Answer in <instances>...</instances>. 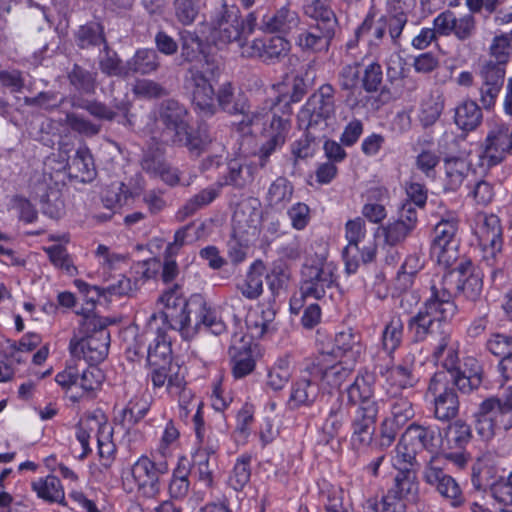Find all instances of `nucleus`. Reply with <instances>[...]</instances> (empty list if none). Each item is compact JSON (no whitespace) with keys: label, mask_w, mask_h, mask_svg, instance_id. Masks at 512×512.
<instances>
[{"label":"nucleus","mask_w":512,"mask_h":512,"mask_svg":"<svg viewBox=\"0 0 512 512\" xmlns=\"http://www.w3.org/2000/svg\"><path fill=\"white\" fill-rule=\"evenodd\" d=\"M422 293L423 309L408 321V329L416 342L436 335L444 328L442 323L451 321L458 312L452 293H448L440 283L427 286L422 282Z\"/></svg>","instance_id":"nucleus-1"},{"label":"nucleus","mask_w":512,"mask_h":512,"mask_svg":"<svg viewBox=\"0 0 512 512\" xmlns=\"http://www.w3.org/2000/svg\"><path fill=\"white\" fill-rule=\"evenodd\" d=\"M159 301L164 305V319L172 329L180 331L188 337L202 329L207 303L200 294L184 299L175 290L163 293Z\"/></svg>","instance_id":"nucleus-2"},{"label":"nucleus","mask_w":512,"mask_h":512,"mask_svg":"<svg viewBox=\"0 0 512 512\" xmlns=\"http://www.w3.org/2000/svg\"><path fill=\"white\" fill-rule=\"evenodd\" d=\"M335 93L336 90L331 84L321 85L298 112L299 128L323 135L334 132L338 127Z\"/></svg>","instance_id":"nucleus-3"},{"label":"nucleus","mask_w":512,"mask_h":512,"mask_svg":"<svg viewBox=\"0 0 512 512\" xmlns=\"http://www.w3.org/2000/svg\"><path fill=\"white\" fill-rule=\"evenodd\" d=\"M107 320L98 316H87L81 323L79 338L74 336L69 343V351L76 359L89 364H98L108 355L110 332Z\"/></svg>","instance_id":"nucleus-4"},{"label":"nucleus","mask_w":512,"mask_h":512,"mask_svg":"<svg viewBox=\"0 0 512 512\" xmlns=\"http://www.w3.org/2000/svg\"><path fill=\"white\" fill-rule=\"evenodd\" d=\"M338 267L334 262L303 265L299 295L290 300L291 311L298 314L306 299L321 300L333 289L339 288Z\"/></svg>","instance_id":"nucleus-5"},{"label":"nucleus","mask_w":512,"mask_h":512,"mask_svg":"<svg viewBox=\"0 0 512 512\" xmlns=\"http://www.w3.org/2000/svg\"><path fill=\"white\" fill-rule=\"evenodd\" d=\"M217 70L218 67L213 61L202 56L190 65L184 76V88L191 94L193 105L206 116L216 112L212 79Z\"/></svg>","instance_id":"nucleus-6"},{"label":"nucleus","mask_w":512,"mask_h":512,"mask_svg":"<svg viewBox=\"0 0 512 512\" xmlns=\"http://www.w3.org/2000/svg\"><path fill=\"white\" fill-rule=\"evenodd\" d=\"M187 108L174 99L160 103L157 110L156 127L158 136H154L162 144L170 145L185 139L186 129L189 128Z\"/></svg>","instance_id":"nucleus-7"},{"label":"nucleus","mask_w":512,"mask_h":512,"mask_svg":"<svg viewBox=\"0 0 512 512\" xmlns=\"http://www.w3.org/2000/svg\"><path fill=\"white\" fill-rule=\"evenodd\" d=\"M210 24V37L215 45L224 46L236 42L241 48V45L246 44L242 41L244 26L237 6L221 0L220 6L213 12Z\"/></svg>","instance_id":"nucleus-8"},{"label":"nucleus","mask_w":512,"mask_h":512,"mask_svg":"<svg viewBox=\"0 0 512 512\" xmlns=\"http://www.w3.org/2000/svg\"><path fill=\"white\" fill-rule=\"evenodd\" d=\"M458 228L459 219L453 211L441 215L434 227L432 253L436 255L438 263L446 268L452 267L458 260Z\"/></svg>","instance_id":"nucleus-9"},{"label":"nucleus","mask_w":512,"mask_h":512,"mask_svg":"<svg viewBox=\"0 0 512 512\" xmlns=\"http://www.w3.org/2000/svg\"><path fill=\"white\" fill-rule=\"evenodd\" d=\"M511 126L503 120L489 123L486 138L481 144L480 163L484 168H491L502 163L509 155Z\"/></svg>","instance_id":"nucleus-10"},{"label":"nucleus","mask_w":512,"mask_h":512,"mask_svg":"<svg viewBox=\"0 0 512 512\" xmlns=\"http://www.w3.org/2000/svg\"><path fill=\"white\" fill-rule=\"evenodd\" d=\"M422 480L434 488L452 507L464 504L463 492L456 480L445 472L443 462L438 457H432L423 467Z\"/></svg>","instance_id":"nucleus-11"},{"label":"nucleus","mask_w":512,"mask_h":512,"mask_svg":"<svg viewBox=\"0 0 512 512\" xmlns=\"http://www.w3.org/2000/svg\"><path fill=\"white\" fill-rule=\"evenodd\" d=\"M446 372H436L430 379L427 396L432 397L434 416L440 421H449L459 411L457 394L449 380Z\"/></svg>","instance_id":"nucleus-12"},{"label":"nucleus","mask_w":512,"mask_h":512,"mask_svg":"<svg viewBox=\"0 0 512 512\" xmlns=\"http://www.w3.org/2000/svg\"><path fill=\"white\" fill-rule=\"evenodd\" d=\"M354 365L345 362H334L329 353L321 352L309 359V370L320 382L331 388H339L352 374Z\"/></svg>","instance_id":"nucleus-13"},{"label":"nucleus","mask_w":512,"mask_h":512,"mask_svg":"<svg viewBox=\"0 0 512 512\" xmlns=\"http://www.w3.org/2000/svg\"><path fill=\"white\" fill-rule=\"evenodd\" d=\"M167 472L168 465L165 461L155 463L144 455L131 467V475L137 486V490L146 498H153L159 494V477Z\"/></svg>","instance_id":"nucleus-14"},{"label":"nucleus","mask_w":512,"mask_h":512,"mask_svg":"<svg viewBox=\"0 0 512 512\" xmlns=\"http://www.w3.org/2000/svg\"><path fill=\"white\" fill-rule=\"evenodd\" d=\"M478 75L481 80L479 101L484 109H491L495 106L503 88L506 67L499 63H493L492 59L484 60L479 65Z\"/></svg>","instance_id":"nucleus-15"},{"label":"nucleus","mask_w":512,"mask_h":512,"mask_svg":"<svg viewBox=\"0 0 512 512\" xmlns=\"http://www.w3.org/2000/svg\"><path fill=\"white\" fill-rule=\"evenodd\" d=\"M290 51V43L283 37L257 38L241 45V55L247 58H259L267 64H274L285 58Z\"/></svg>","instance_id":"nucleus-16"},{"label":"nucleus","mask_w":512,"mask_h":512,"mask_svg":"<svg viewBox=\"0 0 512 512\" xmlns=\"http://www.w3.org/2000/svg\"><path fill=\"white\" fill-rule=\"evenodd\" d=\"M336 29L325 25L311 24L297 34L295 45L304 53H326L330 49Z\"/></svg>","instance_id":"nucleus-17"},{"label":"nucleus","mask_w":512,"mask_h":512,"mask_svg":"<svg viewBox=\"0 0 512 512\" xmlns=\"http://www.w3.org/2000/svg\"><path fill=\"white\" fill-rule=\"evenodd\" d=\"M415 360V355L408 353L397 365H379L378 372L391 386L400 390L414 388L419 382V378L415 373Z\"/></svg>","instance_id":"nucleus-18"},{"label":"nucleus","mask_w":512,"mask_h":512,"mask_svg":"<svg viewBox=\"0 0 512 512\" xmlns=\"http://www.w3.org/2000/svg\"><path fill=\"white\" fill-rule=\"evenodd\" d=\"M319 383V379L315 378L309 370V359H307L300 377L291 386L289 406L293 409L311 406L319 396Z\"/></svg>","instance_id":"nucleus-19"},{"label":"nucleus","mask_w":512,"mask_h":512,"mask_svg":"<svg viewBox=\"0 0 512 512\" xmlns=\"http://www.w3.org/2000/svg\"><path fill=\"white\" fill-rule=\"evenodd\" d=\"M403 435L405 441L411 443L419 452L422 450L437 452L445 449L441 430L437 425H422L414 422L406 428Z\"/></svg>","instance_id":"nucleus-20"},{"label":"nucleus","mask_w":512,"mask_h":512,"mask_svg":"<svg viewBox=\"0 0 512 512\" xmlns=\"http://www.w3.org/2000/svg\"><path fill=\"white\" fill-rule=\"evenodd\" d=\"M231 369L234 378L241 379L255 369L251 338L235 335L229 348Z\"/></svg>","instance_id":"nucleus-21"},{"label":"nucleus","mask_w":512,"mask_h":512,"mask_svg":"<svg viewBox=\"0 0 512 512\" xmlns=\"http://www.w3.org/2000/svg\"><path fill=\"white\" fill-rule=\"evenodd\" d=\"M289 127L288 117L272 115L268 127L262 128V134L267 138V141L259 150V165L261 167H265L270 155L284 144Z\"/></svg>","instance_id":"nucleus-22"},{"label":"nucleus","mask_w":512,"mask_h":512,"mask_svg":"<svg viewBox=\"0 0 512 512\" xmlns=\"http://www.w3.org/2000/svg\"><path fill=\"white\" fill-rule=\"evenodd\" d=\"M300 23V14L291 2L275 8L273 13L263 18V26L267 31L284 35L297 29Z\"/></svg>","instance_id":"nucleus-23"},{"label":"nucleus","mask_w":512,"mask_h":512,"mask_svg":"<svg viewBox=\"0 0 512 512\" xmlns=\"http://www.w3.org/2000/svg\"><path fill=\"white\" fill-rule=\"evenodd\" d=\"M504 431L512 427V390L484 400L479 408Z\"/></svg>","instance_id":"nucleus-24"},{"label":"nucleus","mask_w":512,"mask_h":512,"mask_svg":"<svg viewBox=\"0 0 512 512\" xmlns=\"http://www.w3.org/2000/svg\"><path fill=\"white\" fill-rule=\"evenodd\" d=\"M374 379L370 374L357 376L347 388L348 402L358 404L356 411H365L367 408H374L379 411V402L374 399Z\"/></svg>","instance_id":"nucleus-25"},{"label":"nucleus","mask_w":512,"mask_h":512,"mask_svg":"<svg viewBox=\"0 0 512 512\" xmlns=\"http://www.w3.org/2000/svg\"><path fill=\"white\" fill-rule=\"evenodd\" d=\"M379 411L367 408L365 411H356L352 420L351 444L354 448L367 447L373 439L375 423Z\"/></svg>","instance_id":"nucleus-26"},{"label":"nucleus","mask_w":512,"mask_h":512,"mask_svg":"<svg viewBox=\"0 0 512 512\" xmlns=\"http://www.w3.org/2000/svg\"><path fill=\"white\" fill-rule=\"evenodd\" d=\"M364 351L361 336L353 329L346 328L336 333L334 337L333 353L355 364Z\"/></svg>","instance_id":"nucleus-27"},{"label":"nucleus","mask_w":512,"mask_h":512,"mask_svg":"<svg viewBox=\"0 0 512 512\" xmlns=\"http://www.w3.org/2000/svg\"><path fill=\"white\" fill-rule=\"evenodd\" d=\"M388 492L406 503L419 505V482L410 469H401L394 477L393 485Z\"/></svg>","instance_id":"nucleus-28"},{"label":"nucleus","mask_w":512,"mask_h":512,"mask_svg":"<svg viewBox=\"0 0 512 512\" xmlns=\"http://www.w3.org/2000/svg\"><path fill=\"white\" fill-rule=\"evenodd\" d=\"M242 119L234 122L233 127L242 135H250L254 132H261L263 127H268L271 122V116L277 115V113L266 107L256 108L253 111H249V105L244 113H238Z\"/></svg>","instance_id":"nucleus-29"},{"label":"nucleus","mask_w":512,"mask_h":512,"mask_svg":"<svg viewBox=\"0 0 512 512\" xmlns=\"http://www.w3.org/2000/svg\"><path fill=\"white\" fill-rule=\"evenodd\" d=\"M261 212L250 204H240L233 214V233L240 237L256 235L260 223Z\"/></svg>","instance_id":"nucleus-30"},{"label":"nucleus","mask_w":512,"mask_h":512,"mask_svg":"<svg viewBox=\"0 0 512 512\" xmlns=\"http://www.w3.org/2000/svg\"><path fill=\"white\" fill-rule=\"evenodd\" d=\"M32 490L38 498L48 503L66 506L65 493L61 481L54 475L38 478L31 483Z\"/></svg>","instance_id":"nucleus-31"},{"label":"nucleus","mask_w":512,"mask_h":512,"mask_svg":"<svg viewBox=\"0 0 512 512\" xmlns=\"http://www.w3.org/2000/svg\"><path fill=\"white\" fill-rule=\"evenodd\" d=\"M222 183H215L209 187L202 189L199 193L192 196L177 211L176 218L183 221L195 214L198 210L212 203L220 194Z\"/></svg>","instance_id":"nucleus-32"},{"label":"nucleus","mask_w":512,"mask_h":512,"mask_svg":"<svg viewBox=\"0 0 512 512\" xmlns=\"http://www.w3.org/2000/svg\"><path fill=\"white\" fill-rule=\"evenodd\" d=\"M264 264L258 260L251 264L245 278L237 284V290L248 300H256L263 293Z\"/></svg>","instance_id":"nucleus-33"},{"label":"nucleus","mask_w":512,"mask_h":512,"mask_svg":"<svg viewBox=\"0 0 512 512\" xmlns=\"http://www.w3.org/2000/svg\"><path fill=\"white\" fill-rule=\"evenodd\" d=\"M512 509V496L504 485H492L491 501L482 505L473 502L468 512H510Z\"/></svg>","instance_id":"nucleus-34"},{"label":"nucleus","mask_w":512,"mask_h":512,"mask_svg":"<svg viewBox=\"0 0 512 512\" xmlns=\"http://www.w3.org/2000/svg\"><path fill=\"white\" fill-rule=\"evenodd\" d=\"M303 12L315 21L314 24L338 27V20L330 0H304Z\"/></svg>","instance_id":"nucleus-35"},{"label":"nucleus","mask_w":512,"mask_h":512,"mask_svg":"<svg viewBox=\"0 0 512 512\" xmlns=\"http://www.w3.org/2000/svg\"><path fill=\"white\" fill-rule=\"evenodd\" d=\"M255 167L246 161L240 159L231 160L227 165V172L222 178V187L232 185L237 188H243L254 179Z\"/></svg>","instance_id":"nucleus-36"},{"label":"nucleus","mask_w":512,"mask_h":512,"mask_svg":"<svg viewBox=\"0 0 512 512\" xmlns=\"http://www.w3.org/2000/svg\"><path fill=\"white\" fill-rule=\"evenodd\" d=\"M388 198V192L383 188L369 191L367 201L363 205L362 216L373 224L381 223L387 217V210L383 203Z\"/></svg>","instance_id":"nucleus-37"},{"label":"nucleus","mask_w":512,"mask_h":512,"mask_svg":"<svg viewBox=\"0 0 512 512\" xmlns=\"http://www.w3.org/2000/svg\"><path fill=\"white\" fill-rule=\"evenodd\" d=\"M469 274H476L472 262L470 260H461L452 270L444 275L426 276L422 282L427 286L440 283L448 293H452L454 282L467 277Z\"/></svg>","instance_id":"nucleus-38"},{"label":"nucleus","mask_w":512,"mask_h":512,"mask_svg":"<svg viewBox=\"0 0 512 512\" xmlns=\"http://www.w3.org/2000/svg\"><path fill=\"white\" fill-rule=\"evenodd\" d=\"M293 193V184L285 177H277L266 193L267 204L271 208L283 209L292 200Z\"/></svg>","instance_id":"nucleus-39"},{"label":"nucleus","mask_w":512,"mask_h":512,"mask_svg":"<svg viewBox=\"0 0 512 512\" xmlns=\"http://www.w3.org/2000/svg\"><path fill=\"white\" fill-rule=\"evenodd\" d=\"M69 169L73 176L81 182H90L94 179L96 169L90 150L87 147L83 146L77 149Z\"/></svg>","instance_id":"nucleus-40"},{"label":"nucleus","mask_w":512,"mask_h":512,"mask_svg":"<svg viewBox=\"0 0 512 512\" xmlns=\"http://www.w3.org/2000/svg\"><path fill=\"white\" fill-rule=\"evenodd\" d=\"M159 66V56L154 49H139L127 61L128 75L131 73L150 74L155 72Z\"/></svg>","instance_id":"nucleus-41"},{"label":"nucleus","mask_w":512,"mask_h":512,"mask_svg":"<svg viewBox=\"0 0 512 512\" xmlns=\"http://www.w3.org/2000/svg\"><path fill=\"white\" fill-rule=\"evenodd\" d=\"M482 111L473 100L463 101L455 111V123L465 131L476 129L482 122Z\"/></svg>","instance_id":"nucleus-42"},{"label":"nucleus","mask_w":512,"mask_h":512,"mask_svg":"<svg viewBox=\"0 0 512 512\" xmlns=\"http://www.w3.org/2000/svg\"><path fill=\"white\" fill-rule=\"evenodd\" d=\"M480 225L478 227V238L480 245L486 247L499 246V242H502V227L500 219L494 214L480 216Z\"/></svg>","instance_id":"nucleus-43"},{"label":"nucleus","mask_w":512,"mask_h":512,"mask_svg":"<svg viewBox=\"0 0 512 512\" xmlns=\"http://www.w3.org/2000/svg\"><path fill=\"white\" fill-rule=\"evenodd\" d=\"M218 106L226 113L237 115L247 109V101L244 97L234 95V88L230 82L223 83L215 94Z\"/></svg>","instance_id":"nucleus-44"},{"label":"nucleus","mask_w":512,"mask_h":512,"mask_svg":"<svg viewBox=\"0 0 512 512\" xmlns=\"http://www.w3.org/2000/svg\"><path fill=\"white\" fill-rule=\"evenodd\" d=\"M75 37L76 43L81 49L107 44L104 27L97 22H89L80 26Z\"/></svg>","instance_id":"nucleus-45"},{"label":"nucleus","mask_w":512,"mask_h":512,"mask_svg":"<svg viewBox=\"0 0 512 512\" xmlns=\"http://www.w3.org/2000/svg\"><path fill=\"white\" fill-rule=\"evenodd\" d=\"M471 428L462 420L449 424L446 430L444 447L447 449H463L471 439Z\"/></svg>","instance_id":"nucleus-46"},{"label":"nucleus","mask_w":512,"mask_h":512,"mask_svg":"<svg viewBox=\"0 0 512 512\" xmlns=\"http://www.w3.org/2000/svg\"><path fill=\"white\" fill-rule=\"evenodd\" d=\"M70 84L79 92L93 94L97 86V73L74 64L68 72Z\"/></svg>","instance_id":"nucleus-47"},{"label":"nucleus","mask_w":512,"mask_h":512,"mask_svg":"<svg viewBox=\"0 0 512 512\" xmlns=\"http://www.w3.org/2000/svg\"><path fill=\"white\" fill-rule=\"evenodd\" d=\"M453 288L455 289V292H452L453 299L457 296H463L465 299L474 302L479 299L482 293V276L479 273L469 274L467 277L455 281Z\"/></svg>","instance_id":"nucleus-48"},{"label":"nucleus","mask_w":512,"mask_h":512,"mask_svg":"<svg viewBox=\"0 0 512 512\" xmlns=\"http://www.w3.org/2000/svg\"><path fill=\"white\" fill-rule=\"evenodd\" d=\"M346 418L347 414L341 402H337L331 407L322 426L326 444L339 436L346 422Z\"/></svg>","instance_id":"nucleus-49"},{"label":"nucleus","mask_w":512,"mask_h":512,"mask_svg":"<svg viewBox=\"0 0 512 512\" xmlns=\"http://www.w3.org/2000/svg\"><path fill=\"white\" fill-rule=\"evenodd\" d=\"M98 64L101 72L107 76H128L127 63L122 64L118 54L109 47L108 43L103 46Z\"/></svg>","instance_id":"nucleus-50"},{"label":"nucleus","mask_w":512,"mask_h":512,"mask_svg":"<svg viewBox=\"0 0 512 512\" xmlns=\"http://www.w3.org/2000/svg\"><path fill=\"white\" fill-rule=\"evenodd\" d=\"M41 343L40 335L36 333H28L22 337L19 342L16 341H7V345L4 348L5 354L12 361L17 363L23 362L25 359L21 357H17V354L20 353H29L34 350Z\"/></svg>","instance_id":"nucleus-51"},{"label":"nucleus","mask_w":512,"mask_h":512,"mask_svg":"<svg viewBox=\"0 0 512 512\" xmlns=\"http://www.w3.org/2000/svg\"><path fill=\"white\" fill-rule=\"evenodd\" d=\"M363 507L365 512H406L407 503L387 491L381 500L369 498Z\"/></svg>","instance_id":"nucleus-52"},{"label":"nucleus","mask_w":512,"mask_h":512,"mask_svg":"<svg viewBox=\"0 0 512 512\" xmlns=\"http://www.w3.org/2000/svg\"><path fill=\"white\" fill-rule=\"evenodd\" d=\"M171 345L162 336L154 340V344H150L147 351V361L151 366H169L171 363Z\"/></svg>","instance_id":"nucleus-53"},{"label":"nucleus","mask_w":512,"mask_h":512,"mask_svg":"<svg viewBox=\"0 0 512 512\" xmlns=\"http://www.w3.org/2000/svg\"><path fill=\"white\" fill-rule=\"evenodd\" d=\"M445 372L448 374L447 378L450 379L449 386H456L463 393L477 389L482 382L481 374L477 370L469 375L460 371L459 367Z\"/></svg>","instance_id":"nucleus-54"},{"label":"nucleus","mask_w":512,"mask_h":512,"mask_svg":"<svg viewBox=\"0 0 512 512\" xmlns=\"http://www.w3.org/2000/svg\"><path fill=\"white\" fill-rule=\"evenodd\" d=\"M251 456L242 455L240 456L233 468V471L229 477V485L236 491L242 490L245 485L249 482L251 477Z\"/></svg>","instance_id":"nucleus-55"},{"label":"nucleus","mask_w":512,"mask_h":512,"mask_svg":"<svg viewBox=\"0 0 512 512\" xmlns=\"http://www.w3.org/2000/svg\"><path fill=\"white\" fill-rule=\"evenodd\" d=\"M411 232L397 220L389 221L377 229L379 237H383L384 244L394 247L405 241Z\"/></svg>","instance_id":"nucleus-56"},{"label":"nucleus","mask_w":512,"mask_h":512,"mask_svg":"<svg viewBox=\"0 0 512 512\" xmlns=\"http://www.w3.org/2000/svg\"><path fill=\"white\" fill-rule=\"evenodd\" d=\"M390 411L391 417L386 420L401 428L414 417L412 403L404 397L393 398L390 403Z\"/></svg>","instance_id":"nucleus-57"},{"label":"nucleus","mask_w":512,"mask_h":512,"mask_svg":"<svg viewBox=\"0 0 512 512\" xmlns=\"http://www.w3.org/2000/svg\"><path fill=\"white\" fill-rule=\"evenodd\" d=\"M403 337V322L399 317H393L386 325L382 333V342L384 349L393 353L401 344Z\"/></svg>","instance_id":"nucleus-58"},{"label":"nucleus","mask_w":512,"mask_h":512,"mask_svg":"<svg viewBox=\"0 0 512 512\" xmlns=\"http://www.w3.org/2000/svg\"><path fill=\"white\" fill-rule=\"evenodd\" d=\"M167 161L164 157V150L159 147H149L141 159V167L143 171L151 177H156L160 173Z\"/></svg>","instance_id":"nucleus-59"},{"label":"nucleus","mask_w":512,"mask_h":512,"mask_svg":"<svg viewBox=\"0 0 512 512\" xmlns=\"http://www.w3.org/2000/svg\"><path fill=\"white\" fill-rule=\"evenodd\" d=\"M291 272L287 264L278 259L273 262L270 273L267 275V281L273 294H277L280 289L284 288L290 280Z\"/></svg>","instance_id":"nucleus-60"},{"label":"nucleus","mask_w":512,"mask_h":512,"mask_svg":"<svg viewBox=\"0 0 512 512\" xmlns=\"http://www.w3.org/2000/svg\"><path fill=\"white\" fill-rule=\"evenodd\" d=\"M511 41L510 33L495 36L493 38L489 48L490 56L494 58L492 59L493 63H499L503 67L507 66L512 52Z\"/></svg>","instance_id":"nucleus-61"},{"label":"nucleus","mask_w":512,"mask_h":512,"mask_svg":"<svg viewBox=\"0 0 512 512\" xmlns=\"http://www.w3.org/2000/svg\"><path fill=\"white\" fill-rule=\"evenodd\" d=\"M181 45H182V56L186 61L196 62L203 55L202 53V41L195 32L184 30L180 33Z\"/></svg>","instance_id":"nucleus-62"},{"label":"nucleus","mask_w":512,"mask_h":512,"mask_svg":"<svg viewBox=\"0 0 512 512\" xmlns=\"http://www.w3.org/2000/svg\"><path fill=\"white\" fill-rule=\"evenodd\" d=\"M468 170V164L462 159H455L446 163L447 184L450 189L456 190L461 186Z\"/></svg>","instance_id":"nucleus-63"},{"label":"nucleus","mask_w":512,"mask_h":512,"mask_svg":"<svg viewBox=\"0 0 512 512\" xmlns=\"http://www.w3.org/2000/svg\"><path fill=\"white\" fill-rule=\"evenodd\" d=\"M175 16L183 25L193 23L199 13L198 0H173Z\"/></svg>","instance_id":"nucleus-64"}]
</instances>
